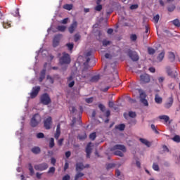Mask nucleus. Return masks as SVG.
Returning a JSON list of instances; mask_svg holds the SVG:
<instances>
[{"label": "nucleus", "instance_id": "obj_1", "mask_svg": "<svg viewBox=\"0 0 180 180\" xmlns=\"http://www.w3.org/2000/svg\"><path fill=\"white\" fill-rule=\"evenodd\" d=\"M110 151H114V155H118V157H123L126 153V146L124 145L117 144L110 148Z\"/></svg>", "mask_w": 180, "mask_h": 180}, {"label": "nucleus", "instance_id": "obj_2", "mask_svg": "<svg viewBox=\"0 0 180 180\" xmlns=\"http://www.w3.org/2000/svg\"><path fill=\"white\" fill-rule=\"evenodd\" d=\"M59 63L61 64V65L64 64H70L71 63V56H70V54L63 52L62 57L59 59Z\"/></svg>", "mask_w": 180, "mask_h": 180}, {"label": "nucleus", "instance_id": "obj_3", "mask_svg": "<svg viewBox=\"0 0 180 180\" xmlns=\"http://www.w3.org/2000/svg\"><path fill=\"white\" fill-rule=\"evenodd\" d=\"M40 122H41V117L38 113L34 114L31 119L30 125L32 127H37Z\"/></svg>", "mask_w": 180, "mask_h": 180}, {"label": "nucleus", "instance_id": "obj_4", "mask_svg": "<svg viewBox=\"0 0 180 180\" xmlns=\"http://www.w3.org/2000/svg\"><path fill=\"white\" fill-rule=\"evenodd\" d=\"M40 102L42 105H50L51 103V98L49 94H43L40 97Z\"/></svg>", "mask_w": 180, "mask_h": 180}, {"label": "nucleus", "instance_id": "obj_5", "mask_svg": "<svg viewBox=\"0 0 180 180\" xmlns=\"http://www.w3.org/2000/svg\"><path fill=\"white\" fill-rule=\"evenodd\" d=\"M82 78L85 81H88L91 77V72L88 70V68H84L82 71Z\"/></svg>", "mask_w": 180, "mask_h": 180}, {"label": "nucleus", "instance_id": "obj_6", "mask_svg": "<svg viewBox=\"0 0 180 180\" xmlns=\"http://www.w3.org/2000/svg\"><path fill=\"white\" fill-rule=\"evenodd\" d=\"M41 87L40 86H36L32 88L31 93L30 94L31 99H34L39 93L40 92Z\"/></svg>", "mask_w": 180, "mask_h": 180}, {"label": "nucleus", "instance_id": "obj_7", "mask_svg": "<svg viewBox=\"0 0 180 180\" xmlns=\"http://www.w3.org/2000/svg\"><path fill=\"white\" fill-rule=\"evenodd\" d=\"M51 124H53V119L51 117H48L44 121V127L46 130H50L51 129Z\"/></svg>", "mask_w": 180, "mask_h": 180}, {"label": "nucleus", "instance_id": "obj_8", "mask_svg": "<svg viewBox=\"0 0 180 180\" xmlns=\"http://www.w3.org/2000/svg\"><path fill=\"white\" fill-rule=\"evenodd\" d=\"M34 168L36 171H46L49 168V165L46 162H43L39 165H35Z\"/></svg>", "mask_w": 180, "mask_h": 180}, {"label": "nucleus", "instance_id": "obj_9", "mask_svg": "<svg viewBox=\"0 0 180 180\" xmlns=\"http://www.w3.org/2000/svg\"><path fill=\"white\" fill-rule=\"evenodd\" d=\"M127 55L132 60V61H139V55H137L136 51L129 50Z\"/></svg>", "mask_w": 180, "mask_h": 180}, {"label": "nucleus", "instance_id": "obj_10", "mask_svg": "<svg viewBox=\"0 0 180 180\" xmlns=\"http://www.w3.org/2000/svg\"><path fill=\"white\" fill-rule=\"evenodd\" d=\"M78 27V22L77 20H73L72 24L68 27L69 32L72 34V33H74L75 32V29Z\"/></svg>", "mask_w": 180, "mask_h": 180}, {"label": "nucleus", "instance_id": "obj_11", "mask_svg": "<svg viewBox=\"0 0 180 180\" xmlns=\"http://www.w3.org/2000/svg\"><path fill=\"white\" fill-rule=\"evenodd\" d=\"M172 105H174V97L170 96L167 98L164 106H165V109H169V108L172 107Z\"/></svg>", "mask_w": 180, "mask_h": 180}, {"label": "nucleus", "instance_id": "obj_12", "mask_svg": "<svg viewBox=\"0 0 180 180\" xmlns=\"http://www.w3.org/2000/svg\"><path fill=\"white\" fill-rule=\"evenodd\" d=\"M62 34H56L54 36L53 39V46L57 47L60 44V40H61Z\"/></svg>", "mask_w": 180, "mask_h": 180}, {"label": "nucleus", "instance_id": "obj_13", "mask_svg": "<svg viewBox=\"0 0 180 180\" xmlns=\"http://www.w3.org/2000/svg\"><path fill=\"white\" fill-rule=\"evenodd\" d=\"M150 75L148 74H143L141 75V84H148L150 82Z\"/></svg>", "mask_w": 180, "mask_h": 180}, {"label": "nucleus", "instance_id": "obj_14", "mask_svg": "<svg viewBox=\"0 0 180 180\" xmlns=\"http://www.w3.org/2000/svg\"><path fill=\"white\" fill-rule=\"evenodd\" d=\"M60 136H61V124H58L57 125L56 131L54 135L56 140H58Z\"/></svg>", "mask_w": 180, "mask_h": 180}, {"label": "nucleus", "instance_id": "obj_15", "mask_svg": "<svg viewBox=\"0 0 180 180\" xmlns=\"http://www.w3.org/2000/svg\"><path fill=\"white\" fill-rule=\"evenodd\" d=\"M141 102L144 105V106H148V101L146 99V94L141 93L140 94Z\"/></svg>", "mask_w": 180, "mask_h": 180}, {"label": "nucleus", "instance_id": "obj_16", "mask_svg": "<svg viewBox=\"0 0 180 180\" xmlns=\"http://www.w3.org/2000/svg\"><path fill=\"white\" fill-rule=\"evenodd\" d=\"M86 158H91V154L92 153V148L91 147V143H88L86 148Z\"/></svg>", "mask_w": 180, "mask_h": 180}, {"label": "nucleus", "instance_id": "obj_17", "mask_svg": "<svg viewBox=\"0 0 180 180\" xmlns=\"http://www.w3.org/2000/svg\"><path fill=\"white\" fill-rule=\"evenodd\" d=\"M101 79V76L99 75H96L92 76L90 79L87 80V82H98Z\"/></svg>", "mask_w": 180, "mask_h": 180}, {"label": "nucleus", "instance_id": "obj_18", "mask_svg": "<svg viewBox=\"0 0 180 180\" xmlns=\"http://www.w3.org/2000/svg\"><path fill=\"white\" fill-rule=\"evenodd\" d=\"M160 120H164L165 123H168L171 124V121H169V117L168 115H160L159 116Z\"/></svg>", "mask_w": 180, "mask_h": 180}, {"label": "nucleus", "instance_id": "obj_19", "mask_svg": "<svg viewBox=\"0 0 180 180\" xmlns=\"http://www.w3.org/2000/svg\"><path fill=\"white\" fill-rule=\"evenodd\" d=\"M44 78H46V69H43L40 72V77L39 78V82H43Z\"/></svg>", "mask_w": 180, "mask_h": 180}, {"label": "nucleus", "instance_id": "obj_20", "mask_svg": "<svg viewBox=\"0 0 180 180\" xmlns=\"http://www.w3.org/2000/svg\"><path fill=\"white\" fill-rule=\"evenodd\" d=\"M139 141H141V143H142V144L146 146V147H151V143H150V141H147V139L140 138Z\"/></svg>", "mask_w": 180, "mask_h": 180}, {"label": "nucleus", "instance_id": "obj_21", "mask_svg": "<svg viewBox=\"0 0 180 180\" xmlns=\"http://www.w3.org/2000/svg\"><path fill=\"white\" fill-rule=\"evenodd\" d=\"M85 175L84 173L81 172H77L75 176V180H82V176Z\"/></svg>", "mask_w": 180, "mask_h": 180}, {"label": "nucleus", "instance_id": "obj_22", "mask_svg": "<svg viewBox=\"0 0 180 180\" xmlns=\"http://www.w3.org/2000/svg\"><path fill=\"white\" fill-rule=\"evenodd\" d=\"M84 168V164H82V162L76 164V171L77 172H79V171H82Z\"/></svg>", "mask_w": 180, "mask_h": 180}, {"label": "nucleus", "instance_id": "obj_23", "mask_svg": "<svg viewBox=\"0 0 180 180\" xmlns=\"http://www.w3.org/2000/svg\"><path fill=\"white\" fill-rule=\"evenodd\" d=\"M155 102L158 105L162 103V98L158 94H155Z\"/></svg>", "mask_w": 180, "mask_h": 180}, {"label": "nucleus", "instance_id": "obj_24", "mask_svg": "<svg viewBox=\"0 0 180 180\" xmlns=\"http://www.w3.org/2000/svg\"><path fill=\"white\" fill-rule=\"evenodd\" d=\"M115 129L120 130V131H123L126 129V125L124 124H120L115 126Z\"/></svg>", "mask_w": 180, "mask_h": 180}, {"label": "nucleus", "instance_id": "obj_25", "mask_svg": "<svg viewBox=\"0 0 180 180\" xmlns=\"http://www.w3.org/2000/svg\"><path fill=\"white\" fill-rule=\"evenodd\" d=\"M168 57L171 63H174V61H175V53H174L173 52H169Z\"/></svg>", "mask_w": 180, "mask_h": 180}, {"label": "nucleus", "instance_id": "obj_26", "mask_svg": "<svg viewBox=\"0 0 180 180\" xmlns=\"http://www.w3.org/2000/svg\"><path fill=\"white\" fill-rule=\"evenodd\" d=\"M32 153H33V154H40V148L39 147H34L31 149Z\"/></svg>", "mask_w": 180, "mask_h": 180}, {"label": "nucleus", "instance_id": "obj_27", "mask_svg": "<svg viewBox=\"0 0 180 180\" xmlns=\"http://www.w3.org/2000/svg\"><path fill=\"white\" fill-rule=\"evenodd\" d=\"M170 23H172V25H174V26H176V27H180V21L178 18L172 20L170 22Z\"/></svg>", "mask_w": 180, "mask_h": 180}, {"label": "nucleus", "instance_id": "obj_28", "mask_svg": "<svg viewBox=\"0 0 180 180\" xmlns=\"http://www.w3.org/2000/svg\"><path fill=\"white\" fill-rule=\"evenodd\" d=\"M164 57H165V51H162L158 56V61H162V60H164Z\"/></svg>", "mask_w": 180, "mask_h": 180}, {"label": "nucleus", "instance_id": "obj_29", "mask_svg": "<svg viewBox=\"0 0 180 180\" xmlns=\"http://www.w3.org/2000/svg\"><path fill=\"white\" fill-rule=\"evenodd\" d=\"M72 4H65L63 6V9H65L66 11H71L72 9Z\"/></svg>", "mask_w": 180, "mask_h": 180}, {"label": "nucleus", "instance_id": "obj_30", "mask_svg": "<svg viewBox=\"0 0 180 180\" xmlns=\"http://www.w3.org/2000/svg\"><path fill=\"white\" fill-rule=\"evenodd\" d=\"M56 146L54 143V138H51L49 140V148H53Z\"/></svg>", "mask_w": 180, "mask_h": 180}, {"label": "nucleus", "instance_id": "obj_31", "mask_svg": "<svg viewBox=\"0 0 180 180\" xmlns=\"http://www.w3.org/2000/svg\"><path fill=\"white\" fill-rule=\"evenodd\" d=\"M65 29H67V27L64 25H58L57 27V30H58V32H65Z\"/></svg>", "mask_w": 180, "mask_h": 180}, {"label": "nucleus", "instance_id": "obj_32", "mask_svg": "<svg viewBox=\"0 0 180 180\" xmlns=\"http://www.w3.org/2000/svg\"><path fill=\"white\" fill-rule=\"evenodd\" d=\"M176 8V7L175 6V5L172 4L167 7V11H168V12H174V11H175Z\"/></svg>", "mask_w": 180, "mask_h": 180}, {"label": "nucleus", "instance_id": "obj_33", "mask_svg": "<svg viewBox=\"0 0 180 180\" xmlns=\"http://www.w3.org/2000/svg\"><path fill=\"white\" fill-rule=\"evenodd\" d=\"M28 166L30 175H34V169H33V166L32 165V163H29Z\"/></svg>", "mask_w": 180, "mask_h": 180}, {"label": "nucleus", "instance_id": "obj_34", "mask_svg": "<svg viewBox=\"0 0 180 180\" xmlns=\"http://www.w3.org/2000/svg\"><path fill=\"white\" fill-rule=\"evenodd\" d=\"M66 47H68V50L70 51H72V49H74V44L73 43H68L66 44Z\"/></svg>", "mask_w": 180, "mask_h": 180}, {"label": "nucleus", "instance_id": "obj_35", "mask_svg": "<svg viewBox=\"0 0 180 180\" xmlns=\"http://www.w3.org/2000/svg\"><path fill=\"white\" fill-rule=\"evenodd\" d=\"M150 127L154 133H155V134H160V132L158 131V130H157V128L155 127V125L154 124H152L150 125Z\"/></svg>", "mask_w": 180, "mask_h": 180}, {"label": "nucleus", "instance_id": "obj_36", "mask_svg": "<svg viewBox=\"0 0 180 180\" xmlns=\"http://www.w3.org/2000/svg\"><path fill=\"white\" fill-rule=\"evenodd\" d=\"M166 72H167V75H169V77L172 76V70H171L170 67L166 68Z\"/></svg>", "mask_w": 180, "mask_h": 180}, {"label": "nucleus", "instance_id": "obj_37", "mask_svg": "<svg viewBox=\"0 0 180 180\" xmlns=\"http://www.w3.org/2000/svg\"><path fill=\"white\" fill-rule=\"evenodd\" d=\"M3 27L4 29H9V27H11V23L8 22H3Z\"/></svg>", "mask_w": 180, "mask_h": 180}, {"label": "nucleus", "instance_id": "obj_38", "mask_svg": "<svg viewBox=\"0 0 180 180\" xmlns=\"http://www.w3.org/2000/svg\"><path fill=\"white\" fill-rule=\"evenodd\" d=\"M148 53L150 56H153V54H155V49L153 48H148Z\"/></svg>", "mask_w": 180, "mask_h": 180}, {"label": "nucleus", "instance_id": "obj_39", "mask_svg": "<svg viewBox=\"0 0 180 180\" xmlns=\"http://www.w3.org/2000/svg\"><path fill=\"white\" fill-rule=\"evenodd\" d=\"M54 172H56V167H51L49 168V171L47 172V174H54Z\"/></svg>", "mask_w": 180, "mask_h": 180}, {"label": "nucleus", "instance_id": "obj_40", "mask_svg": "<svg viewBox=\"0 0 180 180\" xmlns=\"http://www.w3.org/2000/svg\"><path fill=\"white\" fill-rule=\"evenodd\" d=\"M173 141L176 143H180V136L179 135H175L174 138H172Z\"/></svg>", "mask_w": 180, "mask_h": 180}, {"label": "nucleus", "instance_id": "obj_41", "mask_svg": "<svg viewBox=\"0 0 180 180\" xmlns=\"http://www.w3.org/2000/svg\"><path fill=\"white\" fill-rule=\"evenodd\" d=\"M81 39V35L79 34H75L74 36V40L77 43V41H78V40Z\"/></svg>", "mask_w": 180, "mask_h": 180}, {"label": "nucleus", "instance_id": "obj_42", "mask_svg": "<svg viewBox=\"0 0 180 180\" xmlns=\"http://www.w3.org/2000/svg\"><path fill=\"white\" fill-rule=\"evenodd\" d=\"M90 140H95L96 139V132H93L89 135Z\"/></svg>", "mask_w": 180, "mask_h": 180}, {"label": "nucleus", "instance_id": "obj_43", "mask_svg": "<svg viewBox=\"0 0 180 180\" xmlns=\"http://www.w3.org/2000/svg\"><path fill=\"white\" fill-rule=\"evenodd\" d=\"M85 102L86 103H92V102H94V97H90L88 98H85Z\"/></svg>", "mask_w": 180, "mask_h": 180}, {"label": "nucleus", "instance_id": "obj_44", "mask_svg": "<svg viewBox=\"0 0 180 180\" xmlns=\"http://www.w3.org/2000/svg\"><path fill=\"white\" fill-rule=\"evenodd\" d=\"M153 169H154V171H160V167L156 163H153Z\"/></svg>", "mask_w": 180, "mask_h": 180}, {"label": "nucleus", "instance_id": "obj_45", "mask_svg": "<svg viewBox=\"0 0 180 180\" xmlns=\"http://www.w3.org/2000/svg\"><path fill=\"white\" fill-rule=\"evenodd\" d=\"M95 11H97V12H101L102 11V5L97 4V6L95 7Z\"/></svg>", "mask_w": 180, "mask_h": 180}, {"label": "nucleus", "instance_id": "obj_46", "mask_svg": "<svg viewBox=\"0 0 180 180\" xmlns=\"http://www.w3.org/2000/svg\"><path fill=\"white\" fill-rule=\"evenodd\" d=\"M153 20L155 23H158V21L160 20V15L157 14L155 16H154Z\"/></svg>", "mask_w": 180, "mask_h": 180}, {"label": "nucleus", "instance_id": "obj_47", "mask_svg": "<svg viewBox=\"0 0 180 180\" xmlns=\"http://www.w3.org/2000/svg\"><path fill=\"white\" fill-rule=\"evenodd\" d=\"M109 44H110V41H108L106 39L103 40V46H109Z\"/></svg>", "mask_w": 180, "mask_h": 180}, {"label": "nucleus", "instance_id": "obj_48", "mask_svg": "<svg viewBox=\"0 0 180 180\" xmlns=\"http://www.w3.org/2000/svg\"><path fill=\"white\" fill-rule=\"evenodd\" d=\"M46 79L49 80L50 84H54V79L51 76L48 75Z\"/></svg>", "mask_w": 180, "mask_h": 180}, {"label": "nucleus", "instance_id": "obj_49", "mask_svg": "<svg viewBox=\"0 0 180 180\" xmlns=\"http://www.w3.org/2000/svg\"><path fill=\"white\" fill-rule=\"evenodd\" d=\"M129 117L134 118V117H136V112H135L130 111V112H129Z\"/></svg>", "mask_w": 180, "mask_h": 180}, {"label": "nucleus", "instance_id": "obj_50", "mask_svg": "<svg viewBox=\"0 0 180 180\" xmlns=\"http://www.w3.org/2000/svg\"><path fill=\"white\" fill-rule=\"evenodd\" d=\"M37 139H44V134L39 132L37 134Z\"/></svg>", "mask_w": 180, "mask_h": 180}, {"label": "nucleus", "instance_id": "obj_51", "mask_svg": "<svg viewBox=\"0 0 180 180\" xmlns=\"http://www.w3.org/2000/svg\"><path fill=\"white\" fill-rule=\"evenodd\" d=\"M130 39L132 41H136L137 40V35L131 34Z\"/></svg>", "mask_w": 180, "mask_h": 180}, {"label": "nucleus", "instance_id": "obj_52", "mask_svg": "<svg viewBox=\"0 0 180 180\" xmlns=\"http://www.w3.org/2000/svg\"><path fill=\"white\" fill-rule=\"evenodd\" d=\"M77 123V118L73 117L72 120V123L70 124L71 127H74L75 126V124Z\"/></svg>", "mask_w": 180, "mask_h": 180}, {"label": "nucleus", "instance_id": "obj_53", "mask_svg": "<svg viewBox=\"0 0 180 180\" xmlns=\"http://www.w3.org/2000/svg\"><path fill=\"white\" fill-rule=\"evenodd\" d=\"M139 8V5L138 4H132L130 6V9H131V11L134 10V9H137Z\"/></svg>", "mask_w": 180, "mask_h": 180}, {"label": "nucleus", "instance_id": "obj_54", "mask_svg": "<svg viewBox=\"0 0 180 180\" xmlns=\"http://www.w3.org/2000/svg\"><path fill=\"white\" fill-rule=\"evenodd\" d=\"M98 108L101 112H105V105H103V104H99Z\"/></svg>", "mask_w": 180, "mask_h": 180}, {"label": "nucleus", "instance_id": "obj_55", "mask_svg": "<svg viewBox=\"0 0 180 180\" xmlns=\"http://www.w3.org/2000/svg\"><path fill=\"white\" fill-rule=\"evenodd\" d=\"M70 179H71V176H70L69 174L65 175L62 179V180H70Z\"/></svg>", "mask_w": 180, "mask_h": 180}, {"label": "nucleus", "instance_id": "obj_56", "mask_svg": "<svg viewBox=\"0 0 180 180\" xmlns=\"http://www.w3.org/2000/svg\"><path fill=\"white\" fill-rule=\"evenodd\" d=\"M56 162H57V160L54 158H51V164L52 165H56Z\"/></svg>", "mask_w": 180, "mask_h": 180}, {"label": "nucleus", "instance_id": "obj_57", "mask_svg": "<svg viewBox=\"0 0 180 180\" xmlns=\"http://www.w3.org/2000/svg\"><path fill=\"white\" fill-rule=\"evenodd\" d=\"M60 23H63V25H67L68 23V18H66L61 20Z\"/></svg>", "mask_w": 180, "mask_h": 180}, {"label": "nucleus", "instance_id": "obj_58", "mask_svg": "<svg viewBox=\"0 0 180 180\" xmlns=\"http://www.w3.org/2000/svg\"><path fill=\"white\" fill-rule=\"evenodd\" d=\"M74 85H75V82L74 80H72V82H70L68 84V86L69 88H72V86H74Z\"/></svg>", "mask_w": 180, "mask_h": 180}, {"label": "nucleus", "instance_id": "obj_59", "mask_svg": "<svg viewBox=\"0 0 180 180\" xmlns=\"http://www.w3.org/2000/svg\"><path fill=\"white\" fill-rule=\"evenodd\" d=\"M115 164L113 163H110L107 165V169H110V168H114Z\"/></svg>", "mask_w": 180, "mask_h": 180}, {"label": "nucleus", "instance_id": "obj_60", "mask_svg": "<svg viewBox=\"0 0 180 180\" xmlns=\"http://www.w3.org/2000/svg\"><path fill=\"white\" fill-rule=\"evenodd\" d=\"M41 175H43V174L39 172L36 173V177L37 178V179H41Z\"/></svg>", "mask_w": 180, "mask_h": 180}, {"label": "nucleus", "instance_id": "obj_61", "mask_svg": "<svg viewBox=\"0 0 180 180\" xmlns=\"http://www.w3.org/2000/svg\"><path fill=\"white\" fill-rule=\"evenodd\" d=\"M65 157L66 158H70L71 157V152L70 151L65 152Z\"/></svg>", "mask_w": 180, "mask_h": 180}, {"label": "nucleus", "instance_id": "obj_62", "mask_svg": "<svg viewBox=\"0 0 180 180\" xmlns=\"http://www.w3.org/2000/svg\"><path fill=\"white\" fill-rule=\"evenodd\" d=\"M115 176H117V178H119V176H120V170L117 169L115 171Z\"/></svg>", "mask_w": 180, "mask_h": 180}, {"label": "nucleus", "instance_id": "obj_63", "mask_svg": "<svg viewBox=\"0 0 180 180\" xmlns=\"http://www.w3.org/2000/svg\"><path fill=\"white\" fill-rule=\"evenodd\" d=\"M85 139H86V134L79 136V140H85Z\"/></svg>", "mask_w": 180, "mask_h": 180}, {"label": "nucleus", "instance_id": "obj_64", "mask_svg": "<svg viewBox=\"0 0 180 180\" xmlns=\"http://www.w3.org/2000/svg\"><path fill=\"white\" fill-rule=\"evenodd\" d=\"M64 141V139H60L58 141V144L59 146H63V142Z\"/></svg>", "mask_w": 180, "mask_h": 180}]
</instances>
